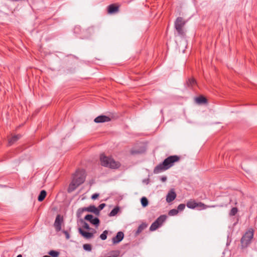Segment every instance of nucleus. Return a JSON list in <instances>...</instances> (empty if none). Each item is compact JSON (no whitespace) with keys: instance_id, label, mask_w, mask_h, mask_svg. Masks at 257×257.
<instances>
[{"instance_id":"nucleus-20","label":"nucleus","mask_w":257,"mask_h":257,"mask_svg":"<svg viewBox=\"0 0 257 257\" xmlns=\"http://www.w3.org/2000/svg\"><path fill=\"white\" fill-rule=\"evenodd\" d=\"M147 227V225L146 223L141 224L138 228L137 233H139L141 232L144 229Z\"/></svg>"},{"instance_id":"nucleus-22","label":"nucleus","mask_w":257,"mask_h":257,"mask_svg":"<svg viewBox=\"0 0 257 257\" xmlns=\"http://www.w3.org/2000/svg\"><path fill=\"white\" fill-rule=\"evenodd\" d=\"M141 204L143 207H146L148 205V200L145 197H143L141 199Z\"/></svg>"},{"instance_id":"nucleus-27","label":"nucleus","mask_w":257,"mask_h":257,"mask_svg":"<svg viewBox=\"0 0 257 257\" xmlns=\"http://www.w3.org/2000/svg\"><path fill=\"white\" fill-rule=\"evenodd\" d=\"M83 249L87 251H91V246L89 244H84L83 245Z\"/></svg>"},{"instance_id":"nucleus-25","label":"nucleus","mask_w":257,"mask_h":257,"mask_svg":"<svg viewBox=\"0 0 257 257\" xmlns=\"http://www.w3.org/2000/svg\"><path fill=\"white\" fill-rule=\"evenodd\" d=\"M237 208L236 207H233L229 212V215L230 216H234L237 213Z\"/></svg>"},{"instance_id":"nucleus-16","label":"nucleus","mask_w":257,"mask_h":257,"mask_svg":"<svg viewBox=\"0 0 257 257\" xmlns=\"http://www.w3.org/2000/svg\"><path fill=\"white\" fill-rule=\"evenodd\" d=\"M195 100L196 103L199 104L206 103L207 102V99L202 95L196 97Z\"/></svg>"},{"instance_id":"nucleus-3","label":"nucleus","mask_w":257,"mask_h":257,"mask_svg":"<svg viewBox=\"0 0 257 257\" xmlns=\"http://www.w3.org/2000/svg\"><path fill=\"white\" fill-rule=\"evenodd\" d=\"M100 161L102 166L111 169H117L120 166L118 162L115 161L111 157H107L104 154L100 155Z\"/></svg>"},{"instance_id":"nucleus-33","label":"nucleus","mask_w":257,"mask_h":257,"mask_svg":"<svg viewBox=\"0 0 257 257\" xmlns=\"http://www.w3.org/2000/svg\"><path fill=\"white\" fill-rule=\"evenodd\" d=\"M161 181L162 182H165L167 180V178L166 177H162L161 179Z\"/></svg>"},{"instance_id":"nucleus-15","label":"nucleus","mask_w":257,"mask_h":257,"mask_svg":"<svg viewBox=\"0 0 257 257\" xmlns=\"http://www.w3.org/2000/svg\"><path fill=\"white\" fill-rule=\"evenodd\" d=\"M108 13L109 14H114L118 11V7L114 4L108 6L107 8Z\"/></svg>"},{"instance_id":"nucleus-26","label":"nucleus","mask_w":257,"mask_h":257,"mask_svg":"<svg viewBox=\"0 0 257 257\" xmlns=\"http://www.w3.org/2000/svg\"><path fill=\"white\" fill-rule=\"evenodd\" d=\"M108 231L107 230H104L102 234L100 235V238L102 240H105L107 238V234Z\"/></svg>"},{"instance_id":"nucleus-5","label":"nucleus","mask_w":257,"mask_h":257,"mask_svg":"<svg viewBox=\"0 0 257 257\" xmlns=\"http://www.w3.org/2000/svg\"><path fill=\"white\" fill-rule=\"evenodd\" d=\"M253 236L252 230H248L245 232L241 239V245L242 248L246 247L251 242Z\"/></svg>"},{"instance_id":"nucleus-34","label":"nucleus","mask_w":257,"mask_h":257,"mask_svg":"<svg viewBox=\"0 0 257 257\" xmlns=\"http://www.w3.org/2000/svg\"><path fill=\"white\" fill-rule=\"evenodd\" d=\"M79 29V27H75V28H74V31L75 32H77V30H78Z\"/></svg>"},{"instance_id":"nucleus-35","label":"nucleus","mask_w":257,"mask_h":257,"mask_svg":"<svg viewBox=\"0 0 257 257\" xmlns=\"http://www.w3.org/2000/svg\"><path fill=\"white\" fill-rule=\"evenodd\" d=\"M17 257H22V256L21 254H19Z\"/></svg>"},{"instance_id":"nucleus-7","label":"nucleus","mask_w":257,"mask_h":257,"mask_svg":"<svg viewBox=\"0 0 257 257\" xmlns=\"http://www.w3.org/2000/svg\"><path fill=\"white\" fill-rule=\"evenodd\" d=\"M186 206L188 208L194 209L196 207L200 208L202 209H206L208 207H215L216 206H207L202 202H196L194 200H190L187 203Z\"/></svg>"},{"instance_id":"nucleus-31","label":"nucleus","mask_w":257,"mask_h":257,"mask_svg":"<svg viewBox=\"0 0 257 257\" xmlns=\"http://www.w3.org/2000/svg\"><path fill=\"white\" fill-rule=\"evenodd\" d=\"M63 233L65 234L67 239H69L70 238V235L67 231L63 230Z\"/></svg>"},{"instance_id":"nucleus-17","label":"nucleus","mask_w":257,"mask_h":257,"mask_svg":"<svg viewBox=\"0 0 257 257\" xmlns=\"http://www.w3.org/2000/svg\"><path fill=\"white\" fill-rule=\"evenodd\" d=\"M21 137L20 135H15L11 137V139H9V144L10 145H11L16 142Z\"/></svg>"},{"instance_id":"nucleus-2","label":"nucleus","mask_w":257,"mask_h":257,"mask_svg":"<svg viewBox=\"0 0 257 257\" xmlns=\"http://www.w3.org/2000/svg\"><path fill=\"white\" fill-rule=\"evenodd\" d=\"M85 180V171L83 170L77 171L74 175L72 182L69 186L68 191L71 192L75 190L77 187L84 182Z\"/></svg>"},{"instance_id":"nucleus-14","label":"nucleus","mask_w":257,"mask_h":257,"mask_svg":"<svg viewBox=\"0 0 257 257\" xmlns=\"http://www.w3.org/2000/svg\"><path fill=\"white\" fill-rule=\"evenodd\" d=\"M176 197V194L173 191H170L167 196H166V201L167 202H171L173 201Z\"/></svg>"},{"instance_id":"nucleus-21","label":"nucleus","mask_w":257,"mask_h":257,"mask_svg":"<svg viewBox=\"0 0 257 257\" xmlns=\"http://www.w3.org/2000/svg\"><path fill=\"white\" fill-rule=\"evenodd\" d=\"M119 208L118 207H115L113 208L109 213V215L110 216H115L118 212Z\"/></svg>"},{"instance_id":"nucleus-18","label":"nucleus","mask_w":257,"mask_h":257,"mask_svg":"<svg viewBox=\"0 0 257 257\" xmlns=\"http://www.w3.org/2000/svg\"><path fill=\"white\" fill-rule=\"evenodd\" d=\"M46 195H47V193H46V191L42 190L40 192V193L38 196V201H40V202L42 201L46 197Z\"/></svg>"},{"instance_id":"nucleus-29","label":"nucleus","mask_w":257,"mask_h":257,"mask_svg":"<svg viewBox=\"0 0 257 257\" xmlns=\"http://www.w3.org/2000/svg\"><path fill=\"white\" fill-rule=\"evenodd\" d=\"M83 227L87 230H91V229L90 228L89 225L88 223H87L85 222H84Z\"/></svg>"},{"instance_id":"nucleus-9","label":"nucleus","mask_w":257,"mask_h":257,"mask_svg":"<svg viewBox=\"0 0 257 257\" xmlns=\"http://www.w3.org/2000/svg\"><path fill=\"white\" fill-rule=\"evenodd\" d=\"M84 219L89 221L91 224L97 227L100 223L99 219L97 217H94L91 214H87L85 217Z\"/></svg>"},{"instance_id":"nucleus-36","label":"nucleus","mask_w":257,"mask_h":257,"mask_svg":"<svg viewBox=\"0 0 257 257\" xmlns=\"http://www.w3.org/2000/svg\"><path fill=\"white\" fill-rule=\"evenodd\" d=\"M43 257H51V256H50L49 255H44Z\"/></svg>"},{"instance_id":"nucleus-23","label":"nucleus","mask_w":257,"mask_h":257,"mask_svg":"<svg viewBox=\"0 0 257 257\" xmlns=\"http://www.w3.org/2000/svg\"><path fill=\"white\" fill-rule=\"evenodd\" d=\"M48 253L49 255H50L52 257H58L59 254V252L58 251L53 250H50L48 252Z\"/></svg>"},{"instance_id":"nucleus-12","label":"nucleus","mask_w":257,"mask_h":257,"mask_svg":"<svg viewBox=\"0 0 257 257\" xmlns=\"http://www.w3.org/2000/svg\"><path fill=\"white\" fill-rule=\"evenodd\" d=\"M124 237V234L121 231H119L117 233L116 235L113 237L112 239V243L116 244L120 242Z\"/></svg>"},{"instance_id":"nucleus-11","label":"nucleus","mask_w":257,"mask_h":257,"mask_svg":"<svg viewBox=\"0 0 257 257\" xmlns=\"http://www.w3.org/2000/svg\"><path fill=\"white\" fill-rule=\"evenodd\" d=\"M79 233L86 239H89L93 237V234L96 232L94 229H92V232H89L83 230L81 228L78 229Z\"/></svg>"},{"instance_id":"nucleus-30","label":"nucleus","mask_w":257,"mask_h":257,"mask_svg":"<svg viewBox=\"0 0 257 257\" xmlns=\"http://www.w3.org/2000/svg\"><path fill=\"white\" fill-rule=\"evenodd\" d=\"M105 203H102V204H100L98 208H97V209H98V211H99V213H100V211L102 209H103V208L105 206Z\"/></svg>"},{"instance_id":"nucleus-4","label":"nucleus","mask_w":257,"mask_h":257,"mask_svg":"<svg viewBox=\"0 0 257 257\" xmlns=\"http://www.w3.org/2000/svg\"><path fill=\"white\" fill-rule=\"evenodd\" d=\"M186 21L182 17H178L175 22V28L177 35L181 37L185 36V31L184 27L185 25Z\"/></svg>"},{"instance_id":"nucleus-19","label":"nucleus","mask_w":257,"mask_h":257,"mask_svg":"<svg viewBox=\"0 0 257 257\" xmlns=\"http://www.w3.org/2000/svg\"><path fill=\"white\" fill-rule=\"evenodd\" d=\"M196 84V80L194 78H190L187 81V84L189 87H193Z\"/></svg>"},{"instance_id":"nucleus-32","label":"nucleus","mask_w":257,"mask_h":257,"mask_svg":"<svg viewBox=\"0 0 257 257\" xmlns=\"http://www.w3.org/2000/svg\"><path fill=\"white\" fill-rule=\"evenodd\" d=\"M98 196H99L98 194H97V193L93 194L91 196V198L93 200L96 199L98 197Z\"/></svg>"},{"instance_id":"nucleus-6","label":"nucleus","mask_w":257,"mask_h":257,"mask_svg":"<svg viewBox=\"0 0 257 257\" xmlns=\"http://www.w3.org/2000/svg\"><path fill=\"white\" fill-rule=\"evenodd\" d=\"M85 211L92 212L96 215H99V211L97 208L94 205H90L87 207H83L79 208L77 211V216L80 217L81 216L83 213Z\"/></svg>"},{"instance_id":"nucleus-24","label":"nucleus","mask_w":257,"mask_h":257,"mask_svg":"<svg viewBox=\"0 0 257 257\" xmlns=\"http://www.w3.org/2000/svg\"><path fill=\"white\" fill-rule=\"evenodd\" d=\"M178 213V210H177L176 209H171L168 212V214L170 216L176 215Z\"/></svg>"},{"instance_id":"nucleus-10","label":"nucleus","mask_w":257,"mask_h":257,"mask_svg":"<svg viewBox=\"0 0 257 257\" xmlns=\"http://www.w3.org/2000/svg\"><path fill=\"white\" fill-rule=\"evenodd\" d=\"M63 222V218L60 215H57L54 224L55 228L57 231H59L61 229V224Z\"/></svg>"},{"instance_id":"nucleus-13","label":"nucleus","mask_w":257,"mask_h":257,"mask_svg":"<svg viewBox=\"0 0 257 257\" xmlns=\"http://www.w3.org/2000/svg\"><path fill=\"white\" fill-rule=\"evenodd\" d=\"M111 119L109 117L105 115H99L94 119V122L96 123H101L108 122Z\"/></svg>"},{"instance_id":"nucleus-1","label":"nucleus","mask_w":257,"mask_h":257,"mask_svg":"<svg viewBox=\"0 0 257 257\" xmlns=\"http://www.w3.org/2000/svg\"><path fill=\"white\" fill-rule=\"evenodd\" d=\"M180 157L178 156H171L164 160L162 163L157 165L154 170L155 174H158L165 171L173 166L175 162L179 161Z\"/></svg>"},{"instance_id":"nucleus-8","label":"nucleus","mask_w":257,"mask_h":257,"mask_svg":"<svg viewBox=\"0 0 257 257\" xmlns=\"http://www.w3.org/2000/svg\"><path fill=\"white\" fill-rule=\"evenodd\" d=\"M166 219V216L162 215L160 216L151 225L150 230L154 231L160 227Z\"/></svg>"},{"instance_id":"nucleus-28","label":"nucleus","mask_w":257,"mask_h":257,"mask_svg":"<svg viewBox=\"0 0 257 257\" xmlns=\"http://www.w3.org/2000/svg\"><path fill=\"white\" fill-rule=\"evenodd\" d=\"M185 205L184 204H180L178 206V209L177 210H178L179 211H182L185 209Z\"/></svg>"}]
</instances>
